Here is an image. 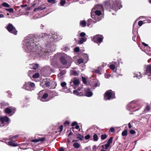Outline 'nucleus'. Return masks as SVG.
I'll use <instances>...</instances> for the list:
<instances>
[{
	"mask_svg": "<svg viewBox=\"0 0 151 151\" xmlns=\"http://www.w3.org/2000/svg\"><path fill=\"white\" fill-rule=\"evenodd\" d=\"M90 136L89 134H87L85 137V139H90Z\"/></svg>",
	"mask_w": 151,
	"mask_h": 151,
	"instance_id": "obj_56",
	"label": "nucleus"
},
{
	"mask_svg": "<svg viewBox=\"0 0 151 151\" xmlns=\"http://www.w3.org/2000/svg\"><path fill=\"white\" fill-rule=\"evenodd\" d=\"M18 137V136L17 135H16L14 136H10L9 138V139L11 140L12 141L13 139L14 138L17 139Z\"/></svg>",
	"mask_w": 151,
	"mask_h": 151,
	"instance_id": "obj_37",
	"label": "nucleus"
},
{
	"mask_svg": "<svg viewBox=\"0 0 151 151\" xmlns=\"http://www.w3.org/2000/svg\"><path fill=\"white\" fill-rule=\"evenodd\" d=\"M121 7H122V5H121V4L119 2L112 1L111 9L116 11Z\"/></svg>",
	"mask_w": 151,
	"mask_h": 151,
	"instance_id": "obj_5",
	"label": "nucleus"
},
{
	"mask_svg": "<svg viewBox=\"0 0 151 151\" xmlns=\"http://www.w3.org/2000/svg\"><path fill=\"white\" fill-rule=\"evenodd\" d=\"M103 39L104 37L102 35L98 34L93 36L92 38V40L95 43L100 44L102 42Z\"/></svg>",
	"mask_w": 151,
	"mask_h": 151,
	"instance_id": "obj_4",
	"label": "nucleus"
},
{
	"mask_svg": "<svg viewBox=\"0 0 151 151\" xmlns=\"http://www.w3.org/2000/svg\"><path fill=\"white\" fill-rule=\"evenodd\" d=\"M31 40L28 41L26 43L27 48L26 50L28 52H31V55L32 56H35L38 55H48L49 52V50H45L40 46L35 44L34 42Z\"/></svg>",
	"mask_w": 151,
	"mask_h": 151,
	"instance_id": "obj_1",
	"label": "nucleus"
},
{
	"mask_svg": "<svg viewBox=\"0 0 151 151\" xmlns=\"http://www.w3.org/2000/svg\"><path fill=\"white\" fill-rule=\"evenodd\" d=\"M65 3L66 1L65 0H61L60 2V4L61 6H63L65 4Z\"/></svg>",
	"mask_w": 151,
	"mask_h": 151,
	"instance_id": "obj_40",
	"label": "nucleus"
},
{
	"mask_svg": "<svg viewBox=\"0 0 151 151\" xmlns=\"http://www.w3.org/2000/svg\"><path fill=\"white\" fill-rule=\"evenodd\" d=\"M55 57L54 58L52 59L51 60V65L52 66L55 67L57 66V62L56 59Z\"/></svg>",
	"mask_w": 151,
	"mask_h": 151,
	"instance_id": "obj_15",
	"label": "nucleus"
},
{
	"mask_svg": "<svg viewBox=\"0 0 151 151\" xmlns=\"http://www.w3.org/2000/svg\"><path fill=\"white\" fill-rule=\"evenodd\" d=\"M63 129V125H61L59 128L57 129V130H58V132H59L60 133L62 131Z\"/></svg>",
	"mask_w": 151,
	"mask_h": 151,
	"instance_id": "obj_38",
	"label": "nucleus"
},
{
	"mask_svg": "<svg viewBox=\"0 0 151 151\" xmlns=\"http://www.w3.org/2000/svg\"><path fill=\"white\" fill-rule=\"evenodd\" d=\"M83 60L82 58H79L78 59L77 61V63L78 64H80L81 63H83Z\"/></svg>",
	"mask_w": 151,
	"mask_h": 151,
	"instance_id": "obj_33",
	"label": "nucleus"
},
{
	"mask_svg": "<svg viewBox=\"0 0 151 151\" xmlns=\"http://www.w3.org/2000/svg\"><path fill=\"white\" fill-rule=\"evenodd\" d=\"M78 135H79V136H81V137H77V138H78L79 140H82V139L83 138V136H81V134H78Z\"/></svg>",
	"mask_w": 151,
	"mask_h": 151,
	"instance_id": "obj_52",
	"label": "nucleus"
},
{
	"mask_svg": "<svg viewBox=\"0 0 151 151\" xmlns=\"http://www.w3.org/2000/svg\"><path fill=\"white\" fill-rule=\"evenodd\" d=\"M5 112L7 114H10L12 112V110L9 108H6L5 109Z\"/></svg>",
	"mask_w": 151,
	"mask_h": 151,
	"instance_id": "obj_21",
	"label": "nucleus"
},
{
	"mask_svg": "<svg viewBox=\"0 0 151 151\" xmlns=\"http://www.w3.org/2000/svg\"><path fill=\"white\" fill-rule=\"evenodd\" d=\"M129 133L130 134H134L135 133H136V132L134 130H131L130 131H129Z\"/></svg>",
	"mask_w": 151,
	"mask_h": 151,
	"instance_id": "obj_50",
	"label": "nucleus"
},
{
	"mask_svg": "<svg viewBox=\"0 0 151 151\" xmlns=\"http://www.w3.org/2000/svg\"><path fill=\"white\" fill-rule=\"evenodd\" d=\"M95 71V73H96L99 74H101L99 70H98V69L96 70Z\"/></svg>",
	"mask_w": 151,
	"mask_h": 151,
	"instance_id": "obj_61",
	"label": "nucleus"
},
{
	"mask_svg": "<svg viewBox=\"0 0 151 151\" xmlns=\"http://www.w3.org/2000/svg\"><path fill=\"white\" fill-rule=\"evenodd\" d=\"M11 110H12V112H13V113H14L15 111H16V109L14 108H11Z\"/></svg>",
	"mask_w": 151,
	"mask_h": 151,
	"instance_id": "obj_64",
	"label": "nucleus"
},
{
	"mask_svg": "<svg viewBox=\"0 0 151 151\" xmlns=\"http://www.w3.org/2000/svg\"><path fill=\"white\" fill-rule=\"evenodd\" d=\"M62 36H59L58 35H57V39H58L59 40H60L62 39Z\"/></svg>",
	"mask_w": 151,
	"mask_h": 151,
	"instance_id": "obj_63",
	"label": "nucleus"
},
{
	"mask_svg": "<svg viewBox=\"0 0 151 151\" xmlns=\"http://www.w3.org/2000/svg\"><path fill=\"white\" fill-rule=\"evenodd\" d=\"M122 135L124 136H126L127 135V129H124L122 133Z\"/></svg>",
	"mask_w": 151,
	"mask_h": 151,
	"instance_id": "obj_25",
	"label": "nucleus"
},
{
	"mask_svg": "<svg viewBox=\"0 0 151 151\" xmlns=\"http://www.w3.org/2000/svg\"><path fill=\"white\" fill-rule=\"evenodd\" d=\"M2 6L6 7H9L10 5L6 2H4L1 4Z\"/></svg>",
	"mask_w": 151,
	"mask_h": 151,
	"instance_id": "obj_30",
	"label": "nucleus"
},
{
	"mask_svg": "<svg viewBox=\"0 0 151 151\" xmlns=\"http://www.w3.org/2000/svg\"><path fill=\"white\" fill-rule=\"evenodd\" d=\"M86 41V39L85 38H81L79 39V40L78 41V43L79 44H82L84 42Z\"/></svg>",
	"mask_w": 151,
	"mask_h": 151,
	"instance_id": "obj_17",
	"label": "nucleus"
},
{
	"mask_svg": "<svg viewBox=\"0 0 151 151\" xmlns=\"http://www.w3.org/2000/svg\"><path fill=\"white\" fill-rule=\"evenodd\" d=\"M111 3L112 1H105L104 4V6L107 9H111Z\"/></svg>",
	"mask_w": 151,
	"mask_h": 151,
	"instance_id": "obj_7",
	"label": "nucleus"
},
{
	"mask_svg": "<svg viewBox=\"0 0 151 151\" xmlns=\"http://www.w3.org/2000/svg\"><path fill=\"white\" fill-rule=\"evenodd\" d=\"M110 68L112 70H114L115 68V66L114 65L112 64L110 65Z\"/></svg>",
	"mask_w": 151,
	"mask_h": 151,
	"instance_id": "obj_44",
	"label": "nucleus"
},
{
	"mask_svg": "<svg viewBox=\"0 0 151 151\" xmlns=\"http://www.w3.org/2000/svg\"><path fill=\"white\" fill-rule=\"evenodd\" d=\"M61 63L63 65H67L66 68H69L72 62V59L67 57L62 56L60 58Z\"/></svg>",
	"mask_w": 151,
	"mask_h": 151,
	"instance_id": "obj_3",
	"label": "nucleus"
},
{
	"mask_svg": "<svg viewBox=\"0 0 151 151\" xmlns=\"http://www.w3.org/2000/svg\"><path fill=\"white\" fill-rule=\"evenodd\" d=\"M105 78H109L110 76V75L108 74H107L105 75Z\"/></svg>",
	"mask_w": 151,
	"mask_h": 151,
	"instance_id": "obj_62",
	"label": "nucleus"
},
{
	"mask_svg": "<svg viewBox=\"0 0 151 151\" xmlns=\"http://www.w3.org/2000/svg\"><path fill=\"white\" fill-rule=\"evenodd\" d=\"M80 25L82 27H84L86 25V22L85 20L81 21L80 22Z\"/></svg>",
	"mask_w": 151,
	"mask_h": 151,
	"instance_id": "obj_18",
	"label": "nucleus"
},
{
	"mask_svg": "<svg viewBox=\"0 0 151 151\" xmlns=\"http://www.w3.org/2000/svg\"><path fill=\"white\" fill-rule=\"evenodd\" d=\"M80 35L81 37H84L86 35V34L84 32H81Z\"/></svg>",
	"mask_w": 151,
	"mask_h": 151,
	"instance_id": "obj_47",
	"label": "nucleus"
},
{
	"mask_svg": "<svg viewBox=\"0 0 151 151\" xmlns=\"http://www.w3.org/2000/svg\"><path fill=\"white\" fill-rule=\"evenodd\" d=\"M44 90H42L40 91L38 93V99H40L41 101H42V96L44 94Z\"/></svg>",
	"mask_w": 151,
	"mask_h": 151,
	"instance_id": "obj_13",
	"label": "nucleus"
},
{
	"mask_svg": "<svg viewBox=\"0 0 151 151\" xmlns=\"http://www.w3.org/2000/svg\"><path fill=\"white\" fill-rule=\"evenodd\" d=\"M146 109L147 111H149L150 110V108L149 106L147 105L146 106Z\"/></svg>",
	"mask_w": 151,
	"mask_h": 151,
	"instance_id": "obj_59",
	"label": "nucleus"
},
{
	"mask_svg": "<svg viewBox=\"0 0 151 151\" xmlns=\"http://www.w3.org/2000/svg\"><path fill=\"white\" fill-rule=\"evenodd\" d=\"M100 83L99 81H97L95 82L93 85V86L95 87H96L97 86H99L100 85Z\"/></svg>",
	"mask_w": 151,
	"mask_h": 151,
	"instance_id": "obj_31",
	"label": "nucleus"
},
{
	"mask_svg": "<svg viewBox=\"0 0 151 151\" xmlns=\"http://www.w3.org/2000/svg\"><path fill=\"white\" fill-rule=\"evenodd\" d=\"M9 119L7 116L1 117L0 118V121L2 124H3L5 122H9Z\"/></svg>",
	"mask_w": 151,
	"mask_h": 151,
	"instance_id": "obj_10",
	"label": "nucleus"
},
{
	"mask_svg": "<svg viewBox=\"0 0 151 151\" xmlns=\"http://www.w3.org/2000/svg\"><path fill=\"white\" fill-rule=\"evenodd\" d=\"M80 50V48L79 47H76L74 49V51L75 52H77Z\"/></svg>",
	"mask_w": 151,
	"mask_h": 151,
	"instance_id": "obj_48",
	"label": "nucleus"
},
{
	"mask_svg": "<svg viewBox=\"0 0 151 151\" xmlns=\"http://www.w3.org/2000/svg\"><path fill=\"white\" fill-rule=\"evenodd\" d=\"M74 85H77L79 84V81L78 79H75L73 81Z\"/></svg>",
	"mask_w": 151,
	"mask_h": 151,
	"instance_id": "obj_32",
	"label": "nucleus"
},
{
	"mask_svg": "<svg viewBox=\"0 0 151 151\" xmlns=\"http://www.w3.org/2000/svg\"><path fill=\"white\" fill-rule=\"evenodd\" d=\"M77 124V123L76 122H74L71 124V126L73 127L76 125Z\"/></svg>",
	"mask_w": 151,
	"mask_h": 151,
	"instance_id": "obj_55",
	"label": "nucleus"
},
{
	"mask_svg": "<svg viewBox=\"0 0 151 151\" xmlns=\"http://www.w3.org/2000/svg\"><path fill=\"white\" fill-rule=\"evenodd\" d=\"M66 73V72L64 70L61 71L57 75L58 78L59 79L63 80V75Z\"/></svg>",
	"mask_w": 151,
	"mask_h": 151,
	"instance_id": "obj_12",
	"label": "nucleus"
},
{
	"mask_svg": "<svg viewBox=\"0 0 151 151\" xmlns=\"http://www.w3.org/2000/svg\"><path fill=\"white\" fill-rule=\"evenodd\" d=\"M23 87L26 90L28 91H29L30 90V85H29L28 82L25 83Z\"/></svg>",
	"mask_w": 151,
	"mask_h": 151,
	"instance_id": "obj_14",
	"label": "nucleus"
},
{
	"mask_svg": "<svg viewBox=\"0 0 151 151\" xmlns=\"http://www.w3.org/2000/svg\"><path fill=\"white\" fill-rule=\"evenodd\" d=\"M46 138L45 137H43L42 138H39L38 139H32L31 141L32 142H37L40 141L42 142H43L45 139Z\"/></svg>",
	"mask_w": 151,
	"mask_h": 151,
	"instance_id": "obj_11",
	"label": "nucleus"
},
{
	"mask_svg": "<svg viewBox=\"0 0 151 151\" xmlns=\"http://www.w3.org/2000/svg\"><path fill=\"white\" fill-rule=\"evenodd\" d=\"M73 93L74 94L78 96L79 92L77 90H74L73 91Z\"/></svg>",
	"mask_w": 151,
	"mask_h": 151,
	"instance_id": "obj_46",
	"label": "nucleus"
},
{
	"mask_svg": "<svg viewBox=\"0 0 151 151\" xmlns=\"http://www.w3.org/2000/svg\"><path fill=\"white\" fill-rule=\"evenodd\" d=\"M145 73L149 76H151V65L147 66L145 70Z\"/></svg>",
	"mask_w": 151,
	"mask_h": 151,
	"instance_id": "obj_8",
	"label": "nucleus"
},
{
	"mask_svg": "<svg viewBox=\"0 0 151 151\" xmlns=\"http://www.w3.org/2000/svg\"><path fill=\"white\" fill-rule=\"evenodd\" d=\"M82 80L83 83L85 84H86L87 83V81L86 78L84 77H82Z\"/></svg>",
	"mask_w": 151,
	"mask_h": 151,
	"instance_id": "obj_34",
	"label": "nucleus"
},
{
	"mask_svg": "<svg viewBox=\"0 0 151 151\" xmlns=\"http://www.w3.org/2000/svg\"><path fill=\"white\" fill-rule=\"evenodd\" d=\"M93 95L92 92L91 91L89 88H88L85 91V96L88 97L92 96Z\"/></svg>",
	"mask_w": 151,
	"mask_h": 151,
	"instance_id": "obj_9",
	"label": "nucleus"
},
{
	"mask_svg": "<svg viewBox=\"0 0 151 151\" xmlns=\"http://www.w3.org/2000/svg\"><path fill=\"white\" fill-rule=\"evenodd\" d=\"M46 7H43V6H41L40 7H38V8H37L35 9L34 10V11H35L36 10H43L45 9H46Z\"/></svg>",
	"mask_w": 151,
	"mask_h": 151,
	"instance_id": "obj_22",
	"label": "nucleus"
},
{
	"mask_svg": "<svg viewBox=\"0 0 151 151\" xmlns=\"http://www.w3.org/2000/svg\"><path fill=\"white\" fill-rule=\"evenodd\" d=\"M50 84V82L49 81H46V82H45V83L44 85V86L45 87H47L49 86Z\"/></svg>",
	"mask_w": 151,
	"mask_h": 151,
	"instance_id": "obj_23",
	"label": "nucleus"
},
{
	"mask_svg": "<svg viewBox=\"0 0 151 151\" xmlns=\"http://www.w3.org/2000/svg\"><path fill=\"white\" fill-rule=\"evenodd\" d=\"M63 49L65 51H66L69 50L70 48L68 46L65 47L63 48Z\"/></svg>",
	"mask_w": 151,
	"mask_h": 151,
	"instance_id": "obj_54",
	"label": "nucleus"
},
{
	"mask_svg": "<svg viewBox=\"0 0 151 151\" xmlns=\"http://www.w3.org/2000/svg\"><path fill=\"white\" fill-rule=\"evenodd\" d=\"M113 138V137H111L108 141L107 143L110 145L112 143Z\"/></svg>",
	"mask_w": 151,
	"mask_h": 151,
	"instance_id": "obj_36",
	"label": "nucleus"
},
{
	"mask_svg": "<svg viewBox=\"0 0 151 151\" xmlns=\"http://www.w3.org/2000/svg\"><path fill=\"white\" fill-rule=\"evenodd\" d=\"M55 0H47V1L49 3L54 4L55 2Z\"/></svg>",
	"mask_w": 151,
	"mask_h": 151,
	"instance_id": "obj_51",
	"label": "nucleus"
},
{
	"mask_svg": "<svg viewBox=\"0 0 151 151\" xmlns=\"http://www.w3.org/2000/svg\"><path fill=\"white\" fill-rule=\"evenodd\" d=\"M73 146L75 148H78L80 147V145L78 143L76 142L73 144Z\"/></svg>",
	"mask_w": 151,
	"mask_h": 151,
	"instance_id": "obj_26",
	"label": "nucleus"
},
{
	"mask_svg": "<svg viewBox=\"0 0 151 151\" xmlns=\"http://www.w3.org/2000/svg\"><path fill=\"white\" fill-rule=\"evenodd\" d=\"M110 145L107 143L105 145V149L106 150H107L108 148L109 147Z\"/></svg>",
	"mask_w": 151,
	"mask_h": 151,
	"instance_id": "obj_53",
	"label": "nucleus"
},
{
	"mask_svg": "<svg viewBox=\"0 0 151 151\" xmlns=\"http://www.w3.org/2000/svg\"><path fill=\"white\" fill-rule=\"evenodd\" d=\"M48 94L47 93H44L42 96V101H47L46 99L48 97Z\"/></svg>",
	"mask_w": 151,
	"mask_h": 151,
	"instance_id": "obj_16",
	"label": "nucleus"
},
{
	"mask_svg": "<svg viewBox=\"0 0 151 151\" xmlns=\"http://www.w3.org/2000/svg\"><path fill=\"white\" fill-rule=\"evenodd\" d=\"M29 85H30V87H34L35 86L34 83L30 82H28Z\"/></svg>",
	"mask_w": 151,
	"mask_h": 151,
	"instance_id": "obj_43",
	"label": "nucleus"
},
{
	"mask_svg": "<svg viewBox=\"0 0 151 151\" xmlns=\"http://www.w3.org/2000/svg\"><path fill=\"white\" fill-rule=\"evenodd\" d=\"M138 25L139 26H141L142 24H143V22L142 21H139L138 22Z\"/></svg>",
	"mask_w": 151,
	"mask_h": 151,
	"instance_id": "obj_49",
	"label": "nucleus"
},
{
	"mask_svg": "<svg viewBox=\"0 0 151 151\" xmlns=\"http://www.w3.org/2000/svg\"><path fill=\"white\" fill-rule=\"evenodd\" d=\"M40 75L38 73H36L35 74L33 75L32 77L33 78H39L40 76Z\"/></svg>",
	"mask_w": 151,
	"mask_h": 151,
	"instance_id": "obj_35",
	"label": "nucleus"
},
{
	"mask_svg": "<svg viewBox=\"0 0 151 151\" xmlns=\"http://www.w3.org/2000/svg\"><path fill=\"white\" fill-rule=\"evenodd\" d=\"M93 139L94 141H96L98 140V136L96 134H94L93 136Z\"/></svg>",
	"mask_w": 151,
	"mask_h": 151,
	"instance_id": "obj_29",
	"label": "nucleus"
},
{
	"mask_svg": "<svg viewBox=\"0 0 151 151\" xmlns=\"http://www.w3.org/2000/svg\"><path fill=\"white\" fill-rule=\"evenodd\" d=\"M134 76L136 77L137 78L139 79L142 77V74L140 72H138L137 73H135L134 74Z\"/></svg>",
	"mask_w": 151,
	"mask_h": 151,
	"instance_id": "obj_20",
	"label": "nucleus"
},
{
	"mask_svg": "<svg viewBox=\"0 0 151 151\" xmlns=\"http://www.w3.org/2000/svg\"><path fill=\"white\" fill-rule=\"evenodd\" d=\"M85 96V94H84L83 92H80V93H79L78 96Z\"/></svg>",
	"mask_w": 151,
	"mask_h": 151,
	"instance_id": "obj_60",
	"label": "nucleus"
},
{
	"mask_svg": "<svg viewBox=\"0 0 151 151\" xmlns=\"http://www.w3.org/2000/svg\"><path fill=\"white\" fill-rule=\"evenodd\" d=\"M8 145L10 146L13 147H16L17 146V144L16 143H14L12 141H10L8 142Z\"/></svg>",
	"mask_w": 151,
	"mask_h": 151,
	"instance_id": "obj_19",
	"label": "nucleus"
},
{
	"mask_svg": "<svg viewBox=\"0 0 151 151\" xmlns=\"http://www.w3.org/2000/svg\"><path fill=\"white\" fill-rule=\"evenodd\" d=\"M70 124V122H69L68 121H66L64 123V125L65 126H69Z\"/></svg>",
	"mask_w": 151,
	"mask_h": 151,
	"instance_id": "obj_42",
	"label": "nucleus"
},
{
	"mask_svg": "<svg viewBox=\"0 0 151 151\" xmlns=\"http://www.w3.org/2000/svg\"><path fill=\"white\" fill-rule=\"evenodd\" d=\"M107 135L106 134H102L101 136V139L104 140L107 137Z\"/></svg>",
	"mask_w": 151,
	"mask_h": 151,
	"instance_id": "obj_27",
	"label": "nucleus"
},
{
	"mask_svg": "<svg viewBox=\"0 0 151 151\" xmlns=\"http://www.w3.org/2000/svg\"><path fill=\"white\" fill-rule=\"evenodd\" d=\"M71 74L72 75H73L74 76H78V73L76 70H73L71 72Z\"/></svg>",
	"mask_w": 151,
	"mask_h": 151,
	"instance_id": "obj_28",
	"label": "nucleus"
},
{
	"mask_svg": "<svg viewBox=\"0 0 151 151\" xmlns=\"http://www.w3.org/2000/svg\"><path fill=\"white\" fill-rule=\"evenodd\" d=\"M115 131L113 127H111L109 131L111 133L114 132Z\"/></svg>",
	"mask_w": 151,
	"mask_h": 151,
	"instance_id": "obj_57",
	"label": "nucleus"
},
{
	"mask_svg": "<svg viewBox=\"0 0 151 151\" xmlns=\"http://www.w3.org/2000/svg\"><path fill=\"white\" fill-rule=\"evenodd\" d=\"M6 29L10 33H12L14 35H17V31L16 28L11 24L9 23L6 27Z\"/></svg>",
	"mask_w": 151,
	"mask_h": 151,
	"instance_id": "obj_6",
	"label": "nucleus"
},
{
	"mask_svg": "<svg viewBox=\"0 0 151 151\" xmlns=\"http://www.w3.org/2000/svg\"><path fill=\"white\" fill-rule=\"evenodd\" d=\"M79 128V126L78 125H76V127H75V128H74V127H72L71 128V129H73L74 128H76V129H78Z\"/></svg>",
	"mask_w": 151,
	"mask_h": 151,
	"instance_id": "obj_58",
	"label": "nucleus"
},
{
	"mask_svg": "<svg viewBox=\"0 0 151 151\" xmlns=\"http://www.w3.org/2000/svg\"><path fill=\"white\" fill-rule=\"evenodd\" d=\"M38 67V65L37 64H34L33 66V69L34 70L37 69Z\"/></svg>",
	"mask_w": 151,
	"mask_h": 151,
	"instance_id": "obj_39",
	"label": "nucleus"
},
{
	"mask_svg": "<svg viewBox=\"0 0 151 151\" xmlns=\"http://www.w3.org/2000/svg\"><path fill=\"white\" fill-rule=\"evenodd\" d=\"M95 14L97 16H99L102 14L100 10H96L95 12Z\"/></svg>",
	"mask_w": 151,
	"mask_h": 151,
	"instance_id": "obj_24",
	"label": "nucleus"
},
{
	"mask_svg": "<svg viewBox=\"0 0 151 151\" xmlns=\"http://www.w3.org/2000/svg\"><path fill=\"white\" fill-rule=\"evenodd\" d=\"M115 92L111 90H107L104 94V99L106 101L115 99Z\"/></svg>",
	"mask_w": 151,
	"mask_h": 151,
	"instance_id": "obj_2",
	"label": "nucleus"
},
{
	"mask_svg": "<svg viewBox=\"0 0 151 151\" xmlns=\"http://www.w3.org/2000/svg\"><path fill=\"white\" fill-rule=\"evenodd\" d=\"M60 85L62 87H65L66 85V83L65 82H63L61 83Z\"/></svg>",
	"mask_w": 151,
	"mask_h": 151,
	"instance_id": "obj_45",
	"label": "nucleus"
},
{
	"mask_svg": "<svg viewBox=\"0 0 151 151\" xmlns=\"http://www.w3.org/2000/svg\"><path fill=\"white\" fill-rule=\"evenodd\" d=\"M6 10L8 11L10 13H13L14 12V10L13 9L11 8L9 9H6Z\"/></svg>",
	"mask_w": 151,
	"mask_h": 151,
	"instance_id": "obj_41",
	"label": "nucleus"
}]
</instances>
